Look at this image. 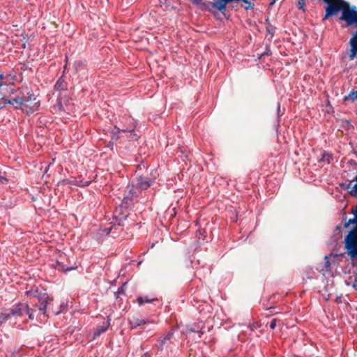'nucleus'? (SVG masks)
<instances>
[{"mask_svg":"<svg viewBox=\"0 0 357 357\" xmlns=\"http://www.w3.org/2000/svg\"><path fill=\"white\" fill-rule=\"evenodd\" d=\"M6 181L7 179L5 177L0 175V183H3Z\"/></svg>","mask_w":357,"mask_h":357,"instance_id":"nucleus-28","label":"nucleus"},{"mask_svg":"<svg viewBox=\"0 0 357 357\" xmlns=\"http://www.w3.org/2000/svg\"><path fill=\"white\" fill-rule=\"evenodd\" d=\"M84 63L81 61H76L74 63V68L76 71H79L84 68Z\"/></svg>","mask_w":357,"mask_h":357,"instance_id":"nucleus-21","label":"nucleus"},{"mask_svg":"<svg viewBox=\"0 0 357 357\" xmlns=\"http://www.w3.org/2000/svg\"><path fill=\"white\" fill-rule=\"evenodd\" d=\"M27 304L22 303L13 305L10 310L11 316L22 317L25 314V311L27 310Z\"/></svg>","mask_w":357,"mask_h":357,"instance_id":"nucleus-5","label":"nucleus"},{"mask_svg":"<svg viewBox=\"0 0 357 357\" xmlns=\"http://www.w3.org/2000/svg\"><path fill=\"white\" fill-rule=\"evenodd\" d=\"M276 327V319H273L270 323V328L271 329H275Z\"/></svg>","mask_w":357,"mask_h":357,"instance_id":"nucleus-25","label":"nucleus"},{"mask_svg":"<svg viewBox=\"0 0 357 357\" xmlns=\"http://www.w3.org/2000/svg\"><path fill=\"white\" fill-rule=\"evenodd\" d=\"M38 310L35 306L34 309L30 308L29 305H27V310L25 311V313L28 314L29 319L33 320L34 319V312Z\"/></svg>","mask_w":357,"mask_h":357,"instance_id":"nucleus-18","label":"nucleus"},{"mask_svg":"<svg viewBox=\"0 0 357 357\" xmlns=\"http://www.w3.org/2000/svg\"><path fill=\"white\" fill-rule=\"evenodd\" d=\"M152 181L149 178L139 176L137 179V186L142 190H146L151 185Z\"/></svg>","mask_w":357,"mask_h":357,"instance_id":"nucleus-8","label":"nucleus"},{"mask_svg":"<svg viewBox=\"0 0 357 357\" xmlns=\"http://www.w3.org/2000/svg\"><path fill=\"white\" fill-rule=\"evenodd\" d=\"M354 181H356V184L353 186V188L349 190V194L351 196H356L357 197V176H356L355 179Z\"/></svg>","mask_w":357,"mask_h":357,"instance_id":"nucleus-20","label":"nucleus"},{"mask_svg":"<svg viewBox=\"0 0 357 357\" xmlns=\"http://www.w3.org/2000/svg\"><path fill=\"white\" fill-rule=\"evenodd\" d=\"M227 4L225 1L220 0L215 3V7L220 11L226 9Z\"/></svg>","mask_w":357,"mask_h":357,"instance_id":"nucleus-19","label":"nucleus"},{"mask_svg":"<svg viewBox=\"0 0 357 357\" xmlns=\"http://www.w3.org/2000/svg\"><path fill=\"white\" fill-rule=\"evenodd\" d=\"M55 268H56L59 271H69L74 269V267H66L65 264L57 261L56 262Z\"/></svg>","mask_w":357,"mask_h":357,"instance_id":"nucleus-16","label":"nucleus"},{"mask_svg":"<svg viewBox=\"0 0 357 357\" xmlns=\"http://www.w3.org/2000/svg\"><path fill=\"white\" fill-rule=\"evenodd\" d=\"M152 323H153V321H150L149 319H139V318H136V317H132V319H129V321H128V324H129L131 329H135L139 326H142L146 324H152Z\"/></svg>","mask_w":357,"mask_h":357,"instance_id":"nucleus-6","label":"nucleus"},{"mask_svg":"<svg viewBox=\"0 0 357 357\" xmlns=\"http://www.w3.org/2000/svg\"><path fill=\"white\" fill-rule=\"evenodd\" d=\"M142 261H139L138 265H140L142 264Z\"/></svg>","mask_w":357,"mask_h":357,"instance_id":"nucleus-33","label":"nucleus"},{"mask_svg":"<svg viewBox=\"0 0 357 357\" xmlns=\"http://www.w3.org/2000/svg\"><path fill=\"white\" fill-rule=\"evenodd\" d=\"M130 200L129 197H126L123 198L122 205L120 206L119 208H116L114 211V218L115 219V223L118 225H122L123 223V221L126 219L128 217L127 213H121V211L123 208V207H128L129 204L128 201Z\"/></svg>","mask_w":357,"mask_h":357,"instance_id":"nucleus-4","label":"nucleus"},{"mask_svg":"<svg viewBox=\"0 0 357 357\" xmlns=\"http://www.w3.org/2000/svg\"><path fill=\"white\" fill-rule=\"evenodd\" d=\"M39 107V101L36 100V96L32 93H28L27 97L24 98L23 109H26L27 114L32 113L37 110Z\"/></svg>","mask_w":357,"mask_h":357,"instance_id":"nucleus-3","label":"nucleus"},{"mask_svg":"<svg viewBox=\"0 0 357 357\" xmlns=\"http://www.w3.org/2000/svg\"><path fill=\"white\" fill-rule=\"evenodd\" d=\"M274 2H275V0H272V2H271L270 4H271H271H273V3H274Z\"/></svg>","mask_w":357,"mask_h":357,"instance_id":"nucleus-32","label":"nucleus"},{"mask_svg":"<svg viewBox=\"0 0 357 357\" xmlns=\"http://www.w3.org/2000/svg\"><path fill=\"white\" fill-rule=\"evenodd\" d=\"M323 1L328 3V6L326 8V15L323 18L324 20L327 19L330 16L337 14L338 11H340V10H343L344 8H349L347 4L343 0Z\"/></svg>","mask_w":357,"mask_h":357,"instance_id":"nucleus-1","label":"nucleus"},{"mask_svg":"<svg viewBox=\"0 0 357 357\" xmlns=\"http://www.w3.org/2000/svg\"><path fill=\"white\" fill-rule=\"evenodd\" d=\"M349 97L357 100V90L349 93Z\"/></svg>","mask_w":357,"mask_h":357,"instance_id":"nucleus-26","label":"nucleus"},{"mask_svg":"<svg viewBox=\"0 0 357 357\" xmlns=\"http://www.w3.org/2000/svg\"><path fill=\"white\" fill-rule=\"evenodd\" d=\"M128 120H129V121H130L128 127L123 126L121 128H120L117 127L116 126H115L114 128L116 130V132H130L131 134L133 132L135 128V125L133 123V120L130 119V118H128Z\"/></svg>","mask_w":357,"mask_h":357,"instance_id":"nucleus-11","label":"nucleus"},{"mask_svg":"<svg viewBox=\"0 0 357 357\" xmlns=\"http://www.w3.org/2000/svg\"><path fill=\"white\" fill-rule=\"evenodd\" d=\"M70 183L79 187H85L88 186L91 183V181H84L81 178H75L70 181Z\"/></svg>","mask_w":357,"mask_h":357,"instance_id":"nucleus-13","label":"nucleus"},{"mask_svg":"<svg viewBox=\"0 0 357 357\" xmlns=\"http://www.w3.org/2000/svg\"><path fill=\"white\" fill-rule=\"evenodd\" d=\"M110 319L103 321L102 324L100 326H98L96 331H94V337H97L100 336L102 333L105 332L108 329Z\"/></svg>","mask_w":357,"mask_h":357,"instance_id":"nucleus-10","label":"nucleus"},{"mask_svg":"<svg viewBox=\"0 0 357 357\" xmlns=\"http://www.w3.org/2000/svg\"><path fill=\"white\" fill-rule=\"evenodd\" d=\"M349 43L351 45L349 58L351 60H354L357 54V38L353 36L350 39Z\"/></svg>","mask_w":357,"mask_h":357,"instance_id":"nucleus-9","label":"nucleus"},{"mask_svg":"<svg viewBox=\"0 0 357 357\" xmlns=\"http://www.w3.org/2000/svg\"><path fill=\"white\" fill-rule=\"evenodd\" d=\"M66 307H67L66 304H65V303L61 304V305H60V310L56 312H55V314L57 315V314H60L61 312H63L64 310L66 308Z\"/></svg>","mask_w":357,"mask_h":357,"instance_id":"nucleus-24","label":"nucleus"},{"mask_svg":"<svg viewBox=\"0 0 357 357\" xmlns=\"http://www.w3.org/2000/svg\"><path fill=\"white\" fill-rule=\"evenodd\" d=\"M111 230H112L111 227L100 229H99V233H101V234L104 235V236H108Z\"/></svg>","mask_w":357,"mask_h":357,"instance_id":"nucleus-22","label":"nucleus"},{"mask_svg":"<svg viewBox=\"0 0 357 357\" xmlns=\"http://www.w3.org/2000/svg\"><path fill=\"white\" fill-rule=\"evenodd\" d=\"M155 298H149L148 296H139L137 298V302L139 305H142L144 303H150L154 301Z\"/></svg>","mask_w":357,"mask_h":357,"instance_id":"nucleus-15","label":"nucleus"},{"mask_svg":"<svg viewBox=\"0 0 357 357\" xmlns=\"http://www.w3.org/2000/svg\"><path fill=\"white\" fill-rule=\"evenodd\" d=\"M66 84L65 83V82L62 79V78H59L55 85H54V89L56 91H62V90H65L66 89Z\"/></svg>","mask_w":357,"mask_h":357,"instance_id":"nucleus-14","label":"nucleus"},{"mask_svg":"<svg viewBox=\"0 0 357 357\" xmlns=\"http://www.w3.org/2000/svg\"><path fill=\"white\" fill-rule=\"evenodd\" d=\"M26 294L28 296H31L33 297H36L38 298L40 302V305H34V306L38 309V310L41 311L44 315L46 314L47 301H48V295L45 292L38 294L37 291H27Z\"/></svg>","mask_w":357,"mask_h":357,"instance_id":"nucleus-2","label":"nucleus"},{"mask_svg":"<svg viewBox=\"0 0 357 357\" xmlns=\"http://www.w3.org/2000/svg\"><path fill=\"white\" fill-rule=\"evenodd\" d=\"M243 2H244L245 4H248V6H247L245 8L246 9H248L250 8V3L249 1L248 0H242Z\"/></svg>","mask_w":357,"mask_h":357,"instance_id":"nucleus-30","label":"nucleus"},{"mask_svg":"<svg viewBox=\"0 0 357 357\" xmlns=\"http://www.w3.org/2000/svg\"><path fill=\"white\" fill-rule=\"evenodd\" d=\"M280 104L278 103V112H279V110H280Z\"/></svg>","mask_w":357,"mask_h":357,"instance_id":"nucleus-31","label":"nucleus"},{"mask_svg":"<svg viewBox=\"0 0 357 357\" xmlns=\"http://www.w3.org/2000/svg\"><path fill=\"white\" fill-rule=\"evenodd\" d=\"M298 3L300 5V9H303L304 0H299Z\"/></svg>","mask_w":357,"mask_h":357,"instance_id":"nucleus-27","label":"nucleus"},{"mask_svg":"<svg viewBox=\"0 0 357 357\" xmlns=\"http://www.w3.org/2000/svg\"><path fill=\"white\" fill-rule=\"evenodd\" d=\"M174 335V332L172 331H169L167 335L162 339H159L156 344V347L160 351H162L164 349V346L168 342H169L170 340L172 338Z\"/></svg>","mask_w":357,"mask_h":357,"instance_id":"nucleus-7","label":"nucleus"},{"mask_svg":"<svg viewBox=\"0 0 357 357\" xmlns=\"http://www.w3.org/2000/svg\"><path fill=\"white\" fill-rule=\"evenodd\" d=\"M3 99L7 102V103L10 105H16L15 107H22L23 108V102H24V98L21 97H17L15 98H13L11 100L3 98Z\"/></svg>","mask_w":357,"mask_h":357,"instance_id":"nucleus-12","label":"nucleus"},{"mask_svg":"<svg viewBox=\"0 0 357 357\" xmlns=\"http://www.w3.org/2000/svg\"><path fill=\"white\" fill-rule=\"evenodd\" d=\"M135 194H136V192L133 191V189L130 190V195L131 197L136 196Z\"/></svg>","mask_w":357,"mask_h":357,"instance_id":"nucleus-29","label":"nucleus"},{"mask_svg":"<svg viewBox=\"0 0 357 357\" xmlns=\"http://www.w3.org/2000/svg\"><path fill=\"white\" fill-rule=\"evenodd\" d=\"M331 158V155L329 153H324L322 158L320 159V161H327V162L329 163Z\"/></svg>","mask_w":357,"mask_h":357,"instance_id":"nucleus-23","label":"nucleus"},{"mask_svg":"<svg viewBox=\"0 0 357 357\" xmlns=\"http://www.w3.org/2000/svg\"><path fill=\"white\" fill-rule=\"evenodd\" d=\"M10 317H11V314L10 313V311L2 312L0 314V325L5 323Z\"/></svg>","mask_w":357,"mask_h":357,"instance_id":"nucleus-17","label":"nucleus"}]
</instances>
